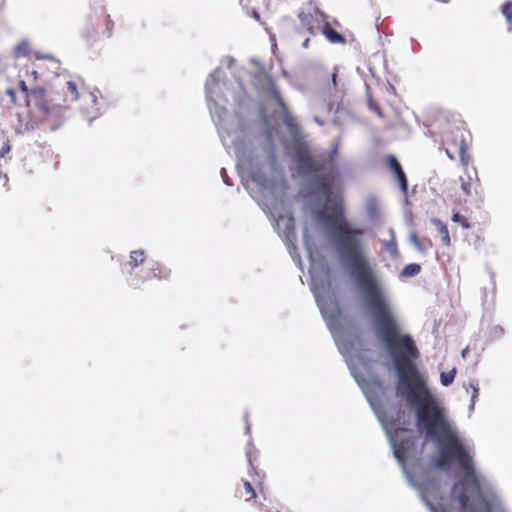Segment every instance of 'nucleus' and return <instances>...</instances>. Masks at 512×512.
Masks as SVG:
<instances>
[{
    "label": "nucleus",
    "instance_id": "obj_1",
    "mask_svg": "<svg viewBox=\"0 0 512 512\" xmlns=\"http://www.w3.org/2000/svg\"><path fill=\"white\" fill-rule=\"evenodd\" d=\"M381 336L397 372V396L416 408L418 430L435 439L440 447L435 465L444 468L455 462L464 475L455 485L456 499L466 512H508L491 488L483 487L475 469L473 456L453 430L444 408L422 378L415 360L419 351L410 335H399L395 322H379Z\"/></svg>",
    "mask_w": 512,
    "mask_h": 512
},
{
    "label": "nucleus",
    "instance_id": "obj_2",
    "mask_svg": "<svg viewBox=\"0 0 512 512\" xmlns=\"http://www.w3.org/2000/svg\"><path fill=\"white\" fill-rule=\"evenodd\" d=\"M334 247L362 291L375 320H394L377 278L365 255V230L353 226L345 216L341 203H336L330 212L321 213Z\"/></svg>",
    "mask_w": 512,
    "mask_h": 512
},
{
    "label": "nucleus",
    "instance_id": "obj_3",
    "mask_svg": "<svg viewBox=\"0 0 512 512\" xmlns=\"http://www.w3.org/2000/svg\"><path fill=\"white\" fill-rule=\"evenodd\" d=\"M296 164L299 172L309 176L316 190L328 197L331 194L334 182V163L332 159L324 156H313L306 149L296 152Z\"/></svg>",
    "mask_w": 512,
    "mask_h": 512
},
{
    "label": "nucleus",
    "instance_id": "obj_4",
    "mask_svg": "<svg viewBox=\"0 0 512 512\" xmlns=\"http://www.w3.org/2000/svg\"><path fill=\"white\" fill-rule=\"evenodd\" d=\"M27 106L42 120H47L67 107L66 100L59 92L47 94L43 88H34L27 94Z\"/></svg>",
    "mask_w": 512,
    "mask_h": 512
},
{
    "label": "nucleus",
    "instance_id": "obj_5",
    "mask_svg": "<svg viewBox=\"0 0 512 512\" xmlns=\"http://www.w3.org/2000/svg\"><path fill=\"white\" fill-rule=\"evenodd\" d=\"M471 142V135L464 129L456 128L451 130L445 138L444 143L447 145L445 148L447 156L455 159V153H458L461 165L465 168L469 166L471 157L468 154L469 144Z\"/></svg>",
    "mask_w": 512,
    "mask_h": 512
},
{
    "label": "nucleus",
    "instance_id": "obj_6",
    "mask_svg": "<svg viewBox=\"0 0 512 512\" xmlns=\"http://www.w3.org/2000/svg\"><path fill=\"white\" fill-rule=\"evenodd\" d=\"M67 91L71 95V100H82L85 103H91L90 106H84L81 105L80 108L83 109V111L89 115L90 117H95L98 114V107H97V98L96 96L91 92H84L81 96L78 94L77 84L73 81H68L66 83Z\"/></svg>",
    "mask_w": 512,
    "mask_h": 512
},
{
    "label": "nucleus",
    "instance_id": "obj_7",
    "mask_svg": "<svg viewBox=\"0 0 512 512\" xmlns=\"http://www.w3.org/2000/svg\"><path fill=\"white\" fill-rule=\"evenodd\" d=\"M405 428H395L389 431L390 439L394 449V455L399 460L404 462L407 458L408 452L412 449L413 443L409 439H401L400 435L406 433Z\"/></svg>",
    "mask_w": 512,
    "mask_h": 512
},
{
    "label": "nucleus",
    "instance_id": "obj_8",
    "mask_svg": "<svg viewBox=\"0 0 512 512\" xmlns=\"http://www.w3.org/2000/svg\"><path fill=\"white\" fill-rule=\"evenodd\" d=\"M254 85L261 93L271 96L278 105H283V98L278 91L272 76L260 73L254 78Z\"/></svg>",
    "mask_w": 512,
    "mask_h": 512
},
{
    "label": "nucleus",
    "instance_id": "obj_9",
    "mask_svg": "<svg viewBox=\"0 0 512 512\" xmlns=\"http://www.w3.org/2000/svg\"><path fill=\"white\" fill-rule=\"evenodd\" d=\"M317 302L324 320H340L341 310L335 299H318Z\"/></svg>",
    "mask_w": 512,
    "mask_h": 512
},
{
    "label": "nucleus",
    "instance_id": "obj_10",
    "mask_svg": "<svg viewBox=\"0 0 512 512\" xmlns=\"http://www.w3.org/2000/svg\"><path fill=\"white\" fill-rule=\"evenodd\" d=\"M466 176H460L459 181L461 183V190L467 195L470 196L472 194V190L477 191V187L480 186L479 178L477 175L476 169H472L473 171H469V166L467 168L463 167Z\"/></svg>",
    "mask_w": 512,
    "mask_h": 512
},
{
    "label": "nucleus",
    "instance_id": "obj_11",
    "mask_svg": "<svg viewBox=\"0 0 512 512\" xmlns=\"http://www.w3.org/2000/svg\"><path fill=\"white\" fill-rule=\"evenodd\" d=\"M322 33L325 38L332 44H345L346 38L339 32H337L329 22H326L323 26Z\"/></svg>",
    "mask_w": 512,
    "mask_h": 512
},
{
    "label": "nucleus",
    "instance_id": "obj_12",
    "mask_svg": "<svg viewBox=\"0 0 512 512\" xmlns=\"http://www.w3.org/2000/svg\"><path fill=\"white\" fill-rule=\"evenodd\" d=\"M236 493L239 498H244L246 501L255 499L257 496L255 489L253 488L251 483L247 480H242V484H241V486L237 487Z\"/></svg>",
    "mask_w": 512,
    "mask_h": 512
},
{
    "label": "nucleus",
    "instance_id": "obj_13",
    "mask_svg": "<svg viewBox=\"0 0 512 512\" xmlns=\"http://www.w3.org/2000/svg\"><path fill=\"white\" fill-rule=\"evenodd\" d=\"M298 19L302 27H304L310 34H314L315 18L311 12L300 11L298 13Z\"/></svg>",
    "mask_w": 512,
    "mask_h": 512
},
{
    "label": "nucleus",
    "instance_id": "obj_14",
    "mask_svg": "<svg viewBox=\"0 0 512 512\" xmlns=\"http://www.w3.org/2000/svg\"><path fill=\"white\" fill-rule=\"evenodd\" d=\"M432 223L437 228L438 233L441 236L442 243L445 246H450L451 245V238H450V235H449V231H448L447 225L444 224L440 219H437V218L432 219Z\"/></svg>",
    "mask_w": 512,
    "mask_h": 512
},
{
    "label": "nucleus",
    "instance_id": "obj_15",
    "mask_svg": "<svg viewBox=\"0 0 512 512\" xmlns=\"http://www.w3.org/2000/svg\"><path fill=\"white\" fill-rule=\"evenodd\" d=\"M171 271L165 266L156 263L150 268L149 276L158 280H166L169 278Z\"/></svg>",
    "mask_w": 512,
    "mask_h": 512
},
{
    "label": "nucleus",
    "instance_id": "obj_16",
    "mask_svg": "<svg viewBox=\"0 0 512 512\" xmlns=\"http://www.w3.org/2000/svg\"><path fill=\"white\" fill-rule=\"evenodd\" d=\"M284 115V124L290 129L293 130L297 127L296 119L293 117V115L290 113L288 107L286 106L285 102L283 101V105H278Z\"/></svg>",
    "mask_w": 512,
    "mask_h": 512
},
{
    "label": "nucleus",
    "instance_id": "obj_17",
    "mask_svg": "<svg viewBox=\"0 0 512 512\" xmlns=\"http://www.w3.org/2000/svg\"><path fill=\"white\" fill-rule=\"evenodd\" d=\"M145 252L143 250H134L130 253V261L128 265L134 269L144 263L145 261Z\"/></svg>",
    "mask_w": 512,
    "mask_h": 512
},
{
    "label": "nucleus",
    "instance_id": "obj_18",
    "mask_svg": "<svg viewBox=\"0 0 512 512\" xmlns=\"http://www.w3.org/2000/svg\"><path fill=\"white\" fill-rule=\"evenodd\" d=\"M420 270L421 266L419 264L410 263L403 268L401 275L404 277H413L417 275L420 272Z\"/></svg>",
    "mask_w": 512,
    "mask_h": 512
},
{
    "label": "nucleus",
    "instance_id": "obj_19",
    "mask_svg": "<svg viewBox=\"0 0 512 512\" xmlns=\"http://www.w3.org/2000/svg\"><path fill=\"white\" fill-rule=\"evenodd\" d=\"M502 14L504 15L507 23L509 24V30L512 26V1H507L502 5Z\"/></svg>",
    "mask_w": 512,
    "mask_h": 512
},
{
    "label": "nucleus",
    "instance_id": "obj_20",
    "mask_svg": "<svg viewBox=\"0 0 512 512\" xmlns=\"http://www.w3.org/2000/svg\"><path fill=\"white\" fill-rule=\"evenodd\" d=\"M394 175H395V178L397 179V181L399 183L401 191L404 194H406L407 191H408V180H407V177H406V174H405L404 170L402 169L397 174H394Z\"/></svg>",
    "mask_w": 512,
    "mask_h": 512
},
{
    "label": "nucleus",
    "instance_id": "obj_21",
    "mask_svg": "<svg viewBox=\"0 0 512 512\" xmlns=\"http://www.w3.org/2000/svg\"><path fill=\"white\" fill-rule=\"evenodd\" d=\"M456 375V369L453 368L452 370L448 372H442L440 375L441 384L443 386H449L455 378Z\"/></svg>",
    "mask_w": 512,
    "mask_h": 512
},
{
    "label": "nucleus",
    "instance_id": "obj_22",
    "mask_svg": "<svg viewBox=\"0 0 512 512\" xmlns=\"http://www.w3.org/2000/svg\"><path fill=\"white\" fill-rule=\"evenodd\" d=\"M452 221L455 223H458L461 225L464 229H469L471 227V224L469 223L468 219L461 215L459 212H454L451 217Z\"/></svg>",
    "mask_w": 512,
    "mask_h": 512
},
{
    "label": "nucleus",
    "instance_id": "obj_23",
    "mask_svg": "<svg viewBox=\"0 0 512 512\" xmlns=\"http://www.w3.org/2000/svg\"><path fill=\"white\" fill-rule=\"evenodd\" d=\"M386 163L393 174H397L400 170H402L401 164L398 162L395 156L389 155L386 159Z\"/></svg>",
    "mask_w": 512,
    "mask_h": 512
},
{
    "label": "nucleus",
    "instance_id": "obj_24",
    "mask_svg": "<svg viewBox=\"0 0 512 512\" xmlns=\"http://www.w3.org/2000/svg\"><path fill=\"white\" fill-rule=\"evenodd\" d=\"M385 245H386V249L392 256L398 255L397 242H396V238L394 236L393 231H391V239L388 242H386Z\"/></svg>",
    "mask_w": 512,
    "mask_h": 512
},
{
    "label": "nucleus",
    "instance_id": "obj_25",
    "mask_svg": "<svg viewBox=\"0 0 512 512\" xmlns=\"http://www.w3.org/2000/svg\"><path fill=\"white\" fill-rule=\"evenodd\" d=\"M104 26H105V29H104V34L107 36V37H110L113 33V28H114V23L110 17V15H105L104 17Z\"/></svg>",
    "mask_w": 512,
    "mask_h": 512
},
{
    "label": "nucleus",
    "instance_id": "obj_26",
    "mask_svg": "<svg viewBox=\"0 0 512 512\" xmlns=\"http://www.w3.org/2000/svg\"><path fill=\"white\" fill-rule=\"evenodd\" d=\"M15 50L18 56H26L28 54V45L25 42L19 43Z\"/></svg>",
    "mask_w": 512,
    "mask_h": 512
},
{
    "label": "nucleus",
    "instance_id": "obj_27",
    "mask_svg": "<svg viewBox=\"0 0 512 512\" xmlns=\"http://www.w3.org/2000/svg\"><path fill=\"white\" fill-rule=\"evenodd\" d=\"M423 499H424L426 505L429 507L431 512H449L446 509H443V508L439 509V508L435 507L424 495H423Z\"/></svg>",
    "mask_w": 512,
    "mask_h": 512
},
{
    "label": "nucleus",
    "instance_id": "obj_28",
    "mask_svg": "<svg viewBox=\"0 0 512 512\" xmlns=\"http://www.w3.org/2000/svg\"><path fill=\"white\" fill-rule=\"evenodd\" d=\"M11 150L9 141H6L0 149V158L5 157Z\"/></svg>",
    "mask_w": 512,
    "mask_h": 512
},
{
    "label": "nucleus",
    "instance_id": "obj_29",
    "mask_svg": "<svg viewBox=\"0 0 512 512\" xmlns=\"http://www.w3.org/2000/svg\"><path fill=\"white\" fill-rule=\"evenodd\" d=\"M18 86H19V89H20L23 93H25L26 95L30 92V91H28V87H27V85H26V83H25V81H24V80L19 81Z\"/></svg>",
    "mask_w": 512,
    "mask_h": 512
},
{
    "label": "nucleus",
    "instance_id": "obj_30",
    "mask_svg": "<svg viewBox=\"0 0 512 512\" xmlns=\"http://www.w3.org/2000/svg\"><path fill=\"white\" fill-rule=\"evenodd\" d=\"M328 324L329 330L331 332H334L338 328V326L342 324V322H328Z\"/></svg>",
    "mask_w": 512,
    "mask_h": 512
},
{
    "label": "nucleus",
    "instance_id": "obj_31",
    "mask_svg": "<svg viewBox=\"0 0 512 512\" xmlns=\"http://www.w3.org/2000/svg\"><path fill=\"white\" fill-rule=\"evenodd\" d=\"M6 93H7V95H9V96H10L11 101H12L13 103H15V100H16V94H15L14 90H13V89H8V90L6 91Z\"/></svg>",
    "mask_w": 512,
    "mask_h": 512
},
{
    "label": "nucleus",
    "instance_id": "obj_32",
    "mask_svg": "<svg viewBox=\"0 0 512 512\" xmlns=\"http://www.w3.org/2000/svg\"><path fill=\"white\" fill-rule=\"evenodd\" d=\"M412 241H413V243H414L417 247H419V248H420V240H419V238H418L416 235H413V236H412Z\"/></svg>",
    "mask_w": 512,
    "mask_h": 512
},
{
    "label": "nucleus",
    "instance_id": "obj_33",
    "mask_svg": "<svg viewBox=\"0 0 512 512\" xmlns=\"http://www.w3.org/2000/svg\"><path fill=\"white\" fill-rule=\"evenodd\" d=\"M332 82H333L334 87H336L337 86V71H334L332 74Z\"/></svg>",
    "mask_w": 512,
    "mask_h": 512
},
{
    "label": "nucleus",
    "instance_id": "obj_34",
    "mask_svg": "<svg viewBox=\"0 0 512 512\" xmlns=\"http://www.w3.org/2000/svg\"><path fill=\"white\" fill-rule=\"evenodd\" d=\"M293 222H294V220H293L292 217L288 218V226H287L288 229L291 228L293 230V227H294V223Z\"/></svg>",
    "mask_w": 512,
    "mask_h": 512
},
{
    "label": "nucleus",
    "instance_id": "obj_35",
    "mask_svg": "<svg viewBox=\"0 0 512 512\" xmlns=\"http://www.w3.org/2000/svg\"><path fill=\"white\" fill-rule=\"evenodd\" d=\"M309 44V39H306L303 43V47L307 48Z\"/></svg>",
    "mask_w": 512,
    "mask_h": 512
},
{
    "label": "nucleus",
    "instance_id": "obj_36",
    "mask_svg": "<svg viewBox=\"0 0 512 512\" xmlns=\"http://www.w3.org/2000/svg\"><path fill=\"white\" fill-rule=\"evenodd\" d=\"M254 17H256V18H258V17H259V15H258V13H257V12H254Z\"/></svg>",
    "mask_w": 512,
    "mask_h": 512
},
{
    "label": "nucleus",
    "instance_id": "obj_37",
    "mask_svg": "<svg viewBox=\"0 0 512 512\" xmlns=\"http://www.w3.org/2000/svg\"><path fill=\"white\" fill-rule=\"evenodd\" d=\"M226 184L228 185H231V183L229 182V180H225Z\"/></svg>",
    "mask_w": 512,
    "mask_h": 512
}]
</instances>
